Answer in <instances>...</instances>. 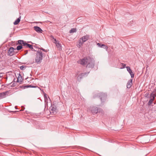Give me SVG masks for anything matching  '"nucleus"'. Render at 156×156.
Here are the masks:
<instances>
[{"mask_svg":"<svg viewBox=\"0 0 156 156\" xmlns=\"http://www.w3.org/2000/svg\"><path fill=\"white\" fill-rule=\"evenodd\" d=\"M78 62L82 65H87L86 68H92L94 66V61L89 57H85L79 60Z\"/></svg>","mask_w":156,"mask_h":156,"instance_id":"obj_1","label":"nucleus"},{"mask_svg":"<svg viewBox=\"0 0 156 156\" xmlns=\"http://www.w3.org/2000/svg\"><path fill=\"white\" fill-rule=\"evenodd\" d=\"M36 57L35 58V62L37 64H40L43 58V54L41 50H38L36 53Z\"/></svg>","mask_w":156,"mask_h":156,"instance_id":"obj_2","label":"nucleus"},{"mask_svg":"<svg viewBox=\"0 0 156 156\" xmlns=\"http://www.w3.org/2000/svg\"><path fill=\"white\" fill-rule=\"evenodd\" d=\"M156 90L153 91V92L151 93L150 96V99L148 103V105H151L155 97H156Z\"/></svg>","mask_w":156,"mask_h":156,"instance_id":"obj_3","label":"nucleus"},{"mask_svg":"<svg viewBox=\"0 0 156 156\" xmlns=\"http://www.w3.org/2000/svg\"><path fill=\"white\" fill-rule=\"evenodd\" d=\"M98 95L99 96L102 102H104L105 101L107 96L106 94L103 93H99Z\"/></svg>","mask_w":156,"mask_h":156,"instance_id":"obj_4","label":"nucleus"},{"mask_svg":"<svg viewBox=\"0 0 156 156\" xmlns=\"http://www.w3.org/2000/svg\"><path fill=\"white\" fill-rule=\"evenodd\" d=\"M89 72H86L81 73L79 74L77 77V79L79 81H80L81 79L84 77L86 75H87L89 73Z\"/></svg>","mask_w":156,"mask_h":156,"instance_id":"obj_5","label":"nucleus"},{"mask_svg":"<svg viewBox=\"0 0 156 156\" xmlns=\"http://www.w3.org/2000/svg\"><path fill=\"white\" fill-rule=\"evenodd\" d=\"M16 48H14L13 47H11L9 49L8 51V52L7 53V55H9L10 56H12L14 55L13 53L14 52V50H16Z\"/></svg>","mask_w":156,"mask_h":156,"instance_id":"obj_6","label":"nucleus"},{"mask_svg":"<svg viewBox=\"0 0 156 156\" xmlns=\"http://www.w3.org/2000/svg\"><path fill=\"white\" fill-rule=\"evenodd\" d=\"M98 108L97 107L93 106L91 108V111L92 113H97L98 112Z\"/></svg>","mask_w":156,"mask_h":156,"instance_id":"obj_7","label":"nucleus"},{"mask_svg":"<svg viewBox=\"0 0 156 156\" xmlns=\"http://www.w3.org/2000/svg\"><path fill=\"white\" fill-rule=\"evenodd\" d=\"M9 93L8 91H6L5 92L0 93V99H2L5 98L6 95H8V94Z\"/></svg>","mask_w":156,"mask_h":156,"instance_id":"obj_8","label":"nucleus"},{"mask_svg":"<svg viewBox=\"0 0 156 156\" xmlns=\"http://www.w3.org/2000/svg\"><path fill=\"white\" fill-rule=\"evenodd\" d=\"M126 68L127 69V71L128 72L130 75L131 77L132 78H133L134 76V73H133V72H132L131 69H130V67L129 66H127L126 67Z\"/></svg>","mask_w":156,"mask_h":156,"instance_id":"obj_9","label":"nucleus"},{"mask_svg":"<svg viewBox=\"0 0 156 156\" xmlns=\"http://www.w3.org/2000/svg\"><path fill=\"white\" fill-rule=\"evenodd\" d=\"M34 29L35 30L36 32L39 33H41L42 30L38 26H34Z\"/></svg>","mask_w":156,"mask_h":156,"instance_id":"obj_10","label":"nucleus"},{"mask_svg":"<svg viewBox=\"0 0 156 156\" xmlns=\"http://www.w3.org/2000/svg\"><path fill=\"white\" fill-rule=\"evenodd\" d=\"M22 89H25L26 88H35L37 87L36 86L31 85H23L21 87H20Z\"/></svg>","mask_w":156,"mask_h":156,"instance_id":"obj_11","label":"nucleus"},{"mask_svg":"<svg viewBox=\"0 0 156 156\" xmlns=\"http://www.w3.org/2000/svg\"><path fill=\"white\" fill-rule=\"evenodd\" d=\"M132 81L133 79H131L127 82L126 85V87L127 88H129L131 87L132 85Z\"/></svg>","mask_w":156,"mask_h":156,"instance_id":"obj_12","label":"nucleus"},{"mask_svg":"<svg viewBox=\"0 0 156 156\" xmlns=\"http://www.w3.org/2000/svg\"><path fill=\"white\" fill-rule=\"evenodd\" d=\"M89 38V36L88 35H86L83 36L81 38H80L81 40L83 42L87 41Z\"/></svg>","mask_w":156,"mask_h":156,"instance_id":"obj_13","label":"nucleus"},{"mask_svg":"<svg viewBox=\"0 0 156 156\" xmlns=\"http://www.w3.org/2000/svg\"><path fill=\"white\" fill-rule=\"evenodd\" d=\"M78 43V44H77L76 46L79 48H80L84 43L80 39L79 40Z\"/></svg>","mask_w":156,"mask_h":156,"instance_id":"obj_14","label":"nucleus"},{"mask_svg":"<svg viewBox=\"0 0 156 156\" xmlns=\"http://www.w3.org/2000/svg\"><path fill=\"white\" fill-rule=\"evenodd\" d=\"M21 18V16H20L19 18H17L14 22L13 24L15 25H16L18 24L20 21V19Z\"/></svg>","mask_w":156,"mask_h":156,"instance_id":"obj_15","label":"nucleus"},{"mask_svg":"<svg viewBox=\"0 0 156 156\" xmlns=\"http://www.w3.org/2000/svg\"><path fill=\"white\" fill-rule=\"evenodd\" d=\"M18 43L20 44H23V46H25L27 43L23 40H19L18 41Z\"/></svg>","mask_w":156,"mask_h":156,"instance_id":"obj_16","label":"nucleus"},{"mask_svg":"<svg viewBox=\"0 0 156 156\" xmlns=\"http://www.w3.org/2000/svg\"><path fill=\"white\" fill-rule=\"evenodd\" d=\"M97 45L100 47L102 48L103 47H105L104 48L105 49H107L108 48V47L106 46L105 45L102 44L101 43H98L97 44Z\"/></svg>","mask_w":156,"mask_h":156,"instance_id":"obj_17","label":"nucleus"},{"mask_svg":"<svg viewBox=\"0 0 156 156\" xmlns=\"http://www.w3.org/2000/svg\"><path fill=\"white\" fill-rule=\"evenodd\" d=\"M19 76L17 79V82H21L23 80L22 77L20 73H19Z\"/></svg>","mask_w":156,"mask_h":156,"instance_id":"obj_18","label":"nucleus"},{"mask_svg":"<svg viewBox=\"0 0 156 156\" xmlns=\"http://www.w3.org/2000/svg\"><path fill=\"white\" fill-rule=\"evenodd\" d=\"M25 46H26L27 47L29 48H30L33 51H35V50L34 49V48L33 47L32 45L27 43Z\"/></svg>","mask_w":156,"mask_h":156,"instance_id":"obj_19","label":"nucleus"},{"mask_svg":"<svg viewBox=\"0 0 156 156\" xmlns=\"http://www.w3.org/2000/svg\"><path fill=\"white\" fill-rule=\"evenodd\" d=\"M50 108L51 110L52 111L55 112L56 110V107L54 105H51Z\"/></svg>","mask_w":156,"mask_h":156,"instance_id":"obj_20","label":"nucleus"},{"mask_svg":"<svg viewBox=\"0 0 156 156\" xmlns=\"http://www.w3.org/2000/svg\"><path fill=\"white\" fill-rule=\"evenodd\" d=\"M56 46L59 50L60 51L62 50L61 45L59 43L56 45Z\"/></svg>","mask_w":156,"mask_h":156,"instance_id":"obj_21","label":"nucleus"},{"mask_svg":"<svg viewBox=\"0 0 156 156\" xmlns=\"http://www.w3.org/2000/svg\"><path fill=\"white\" fill-rule=\"evenodd\" d=\"M76 28H72L70 30L69 33H72L74 32H76Z\"/></svg>","mask_w":156,"mask_h":156,"instance_id":"obj_22","label":"nucleus"},{"mask_svg":"<svg viewBox=\"0 0 156 156\" xmlns=\"http://www.w3.org/2000/svg\"><path fill=\"white\" fill-rule=\"evenodd\" d=\"M23 48V46L22 45H19L16 48V50H17L18 51L20 50L21 49Z\"/></svg>","mask_w":156,"mask_h":156,"instance_id":"obj_23","label":"nucleus"},{"mask_svg":"<svg viewBox=\"0 0 156 156\" xmlns=\"http://www.w3.org/2000/svg\"><path fill=\"white\" fill-rule=\"evenodd\" d=\"M54 40L55 41L54 42L55 44V45H56L58 44V43H59V41H57L56 39H54Z\"/></svg>","mask_w":156,"mask_h":156,"instance_id":"obj_24","label":"nucleus"},{"mask_svg":"<svg viewBox=\"0 0 156 156\" xmlns=\"http://www.w3.org/2000/svg\"><path fill=\"white\" fill-rule=\"evenodd\" d=\"M20 69L21 70H23L25 69V66H22L20 67Z\"/></svg>","mask_w":156,"mask_h":156,"instance_id":"obj_25","label":"nucleus"},{"mask_svg":"<svg viewBox=\"0 0 156 156\" xmlns=\"http://www.w3.org/2000/svg\"><path fill=\"white\" fill-rule=\"evenodd\" d=\"M122 65V67L121 68V69L124 68L126 67V65L125 64L121 63Z\"/></svg>","mask_w":156,"mask_h":156,"instance_id":"obj_26","label":"nucleus"},{"mask_svg":"<svg viewBox=\"0 0 156 156\" xmlns=\"http://www.w3.org/2000/svg\"><path fill=\"white\" fill-rule=\"evenodd\" d=\"M16 83H15V82L14 83H13L12 84V85L11 86L12 87H15L16 86Z\"/></svg>","mask_w":156,"mask_h":156,"instance_id":"obj_27","label":"nucleus"},{"mask_svg":"<svg viewBox=\"0 0 156 156\" xmlns=\"http://www.w3.org/2000/svg\"><path fill=\"white\" fill-rule=\"evenodd\" d=\"M41 50H42V51H44L45 52H47V50H45V49H43V48H42L41 49Z\"/></svg>","mask_w":156,"mask_h":156,"instance_id":"obj_28","label":"nucleus"},{"mask_svg":"<svg viewBox=\"0 0 156 156\" xmlns=\"http://www.w3.org/2000/svg\"><path fill=\"white\" fill-rule=\"evenodd\" d=\"M3 73H0V78L2 77L3 76Z\"/></svg>","mask_w":156,"mask_h":156,"instance_id":"obj_29","label":"nucleus"},{"mask_svg":"<svg viewBox=\"0 0 156 156\" xmlns=\"http://www.w3.org/2000/svg\"><path fill=\"white\" fill-rule=\"evenodd\" d=\"M25 51V54H24V55H26L27 54V53H28V50H25V51Z\"/></svg>","mask_w":156,"mask_h":156,"instance_id":"obj_30","label":"nucleus"},{"mask_svg":"<svg viewBox=\"0 0 156 156\" xmlns=\"http://www.w3.org/2000/svg\"><path fill=\"white\" fill-rule=\"evenodd\" d=\"M51 37H52V38H53V39H55L53 37V36H51Z\"/></svg>","mask_w":156,"mask_h":156,"instance_id":"obj_31","label":"nucleus"},{"mask_svg":"<svg viewBox=\"0 0 156 156\" xmlns=\"http://www.w3.org/2000/svg\"><path fill=\"white\" fill-rule=\"evenodd\" d=\"M23 110H24V109H22L20 110V111H23Z\"/></svg>","mask_w":156,"mask_h":156,"instance_id":"obj_32","label":"nucleus"},{"mask_svg":"<svg viewBox=\"0 0 156 156\" xmlns=\"http://www.w3.org/2000/svg\"><path fill=\"white\" fill-rule=\"evenodd\" d=\"M46 95H47V94H44L45 97L46 96Z\"/></svg>","mask_w":156,"mask_h":156,"instance_id":"obj_33","label":"nucleus"},{"mask_svg":"<svg viewBox=\"0 0 156 156\" xmlns=\"http://www.w3.org/2000/svg\"><path fill=\"white\" fill-rule=\"evenodd\" d=\"M19 112V111H15V112Z\"/></svg>","mask_w":156,"mask_h":156,"instance_id":"obj_34","label":"nucleus"},{"mask_svg":"<svg viewBox=\"0 0 156 156\" xmlns=\"http://www.w3.org/2000/svg\"><path fill=\"white\" fill-rule=\"evenodd\" d=\"M15 108H16V109H17V108H16V106H15Z\"/></svg>","mask_w":156,"mask_h":156,"instance_id":"obj_35","label":"nucleus"},{"mask_svg":"<svg viewBox=\"0 0 156 156\" xmlns=\"http://www.w3.org/2000/svg\"><path fill=\"white\" fill-rule=\"evenodd\" d=\"M102 48H105V47H103Z\"/></svg>","mask_w":156,"mask_h":156,"instance_id":"obj_36","label":"nucleus"},{"mask_svg":"<svg viewBox=\"0 0 156 156\" xmlns=\"http://www.w3.org/2000/svg\"><path fill=\"white\" fill-rule=\"evenodd\" d=\"M29 42V43H31V42Z\"/></svg>","mask_w":156,"mask_h":156,"instance_id":"obj_37","label":"nucleus"}]
</instances>
